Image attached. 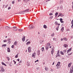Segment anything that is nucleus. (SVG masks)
I'll return each mask as SVG.
<instances>
[{
	"label": "nucleus",
	"mask_w": 73,
	"mask_h": 73,
	"mask_svg": "<svg viewBox=\"0 0 73 73\" xmlns=\"http://www.w3.org/2000/svg\"><path fill=\"white\" fill-rule=\"evenodd\" d=\"M15 3V2L14 1H12V4H13Z\"/></svg>",
	"instance_id": "51"
},
{
	"label": "nucleus",
	"mask_w": 73,
	"mask_h": 73,
	"mask_svg": "<svg viewBox=\"0 0 73 73\" xmlns=\"http://www.w3.org/2000/svg\"><path fill=\"white\" fill-rule=\"evenodd\" d=\"M8 6V5H6L5 7L7 8V7Z\"/></svg>",
	"instance_id": "56"
},
{
	"label": "nucleus",
	"mask_w": 73,
	"mask_h": 73,
	"mask_svg": "<svg viewBox=\"0 0 73 73\" xmlns=\"http://www.w3.org/2000/svg\"><path fill=\"white\" fill-rule=\"evenodd\" d=\"M60 21H62L63 19H62V18H60Z\"/></svg>",
	"instance_id": "47"
},
{
	"label": "nucleus",
	"mask_w": 73,
	"mask_h": 73,
	"mask_svg": "<svg viewBox=\"0 0 73 73\" xmlns=\"http://www.w3.org/2000/svg\"><path fill=\"white\" fill-rule=\"evenodd\" d=\"M11 7H9L8 8V9H11Z\"/></svg>",
	"instance_id": "53"
},
{
	"label": "nucleus",
	"mask_w": 73,
	"mask_h": 73,
	"mask_svg": "<svg viewBox=\"0 0 73 73\" xmlns=\"http://www.w3.org/2000/svg\"><path fill=\"white\" fill-rule=\"evenodd\" d=\"M42 52H44V47H42Z\"/></svg>",
	"instance_id": "27"
},
{
	"label": "nucleus",
	"mask_w": 73,
	"mask_h": 73,
	"mask_svg": "<svg viewBox=\"0 0 73 73\" xmlns=\"http://www.w3.org/2000/svg\"><path fill=\"white\" fill-rule=\"evenodd\" d=\"M63 46L64 47H65V48H67V47H68V44H64Z\"/></svg>",
	"instance_id": "14"
},
{
	"label": "nucleus",
	"mask_w": 73,
	"mask_h": 73,
	"mask_svg": "<svg viewBox=\"0 0 73 73\" xmlns=\"http://www.w3.org/2000/svg\"><path fill=\"white\" fill-rule=\"evenodd\" d=\"M11 48H14V45H13L11 46Z\"/></svg>",
	"instance_id": "48"
},
{
	"label": "nucleus",
	"mask_w": 73,
	"mask_h": 73,
	"mask_svg": "<svg viewBox=\"0 0 73 73\" xmlns=\"http://www.w3.org/2000/svg\"><path fill=\"white\" fill-rule=\"evenodd\" d=\"M29 29H34L35 28V27L32 24L29 26Z\"/></svg>",
	"instance_id": "2"
},
{
	"label": "nucleus",
	"mask_w": 73,
	"mask_h": 73,
	"mask_svg": "<svg viewBox=\"0 0 73 73\" xmlns=\"http://www.w3.org/2000/svg\"><path fill=\"white\" fill-rule=\"evenodd\" d=\"M58 53H59V51H58V53L57 54V55H58V57H60V54H59Z\"/></svg>",
	"instance_id": "25"
},
{
	"label": "nucleus",
	"mask_w": 73,
	"mask_h": 73,
	"mask_svg": "<svg viewBox=\"0 0 73 73\" xmlns=\"http://www.w3.org/2000/svg\"><path fill=\"white\" fill-rule=\"evenodd\" d=\"M64 27H62L61 31H62V32H63V31H64Z\"/></svg>",
	"instance_id": "18"
},
{
	"label": "nucleus",
	"mask_w": 73,
	"mask_h": 73,
	"mask_svg": "<svg viewBox=\"0 0 73 73\" xmlns=\"http://www.w3.org/2000/svg\"><path fill=\"white\" fill-rule=\"evenodd\" d=\"M30 43H31V42L30 41H29L28 42H27L26 43L27 45H29V44H30Z\"/></svg>",
	"instance_id": "16"
},
{
	"label": "nucleus",
	"mask_w": 73,
	"mask_h": 73,
	"mask_svg": "<svg viewBox=\"0 0 73 73\" xmlns=\"http://www.w3.org/2000/svg\"><path fill=\"white\" fill-rule=\"evenodd\" d=\"M0 68H1V69H3V67L2 66H1L0 67Z\"/></svg>",
	"instance_id": "42"
},
{
	"label": "nucleus",
	"mask_w": 73,
	"mask_h": 73,
	"mask_svg": "<svg viewBox=\"0 0 73 73\" xmlns=\"http://www.w3.org/2000/svg\"><path fill=\"white\" fill-rule=\"evenodd\" d=\"M50 19H53V17L52 16H50Z\"/></svg>",
	"instance_id": "43"
},
{
	"label": "nucleus",
	"mask_w": 73,
	"mask_h": 73,
	"mask_svg": "<svg viewBox=\"0 0 73 73\" xmlns=\"http://www.w3.org/2000/svg\"><path fill=\"white\" fill-rule=\"evenodd\" d=\"M63 40H64V41H67V40H68L66 38H64L63 39Z\"/></svg>",
	"instance_id": "20"
},
{
	"label": "nucleus",
	"mask_w": 73,
	"mask_h": 73,
	"mask_svg": "<svg viewBox=\"0 0 73 73\" xmlns=\"http://www.w3.org/2000/svg\"><path fill=\"white\" fill-rule=\"evenodd\" d=\"M48 69V68L46 67L45 68V70H46V71H47V69Z\"/></svg>",
	"instance_id": "33"
},
{
	"label": "nucleus",
	"mask_w": 73,
	"mask_h": 73,
	"mask_svg": "<svg viewBox=\"0 0 73 73\" xmlns=\"http://www.w3.org/2000/svg\"><path fill=\"white\" fill-rule=\"evenodd\" d=\"M29 10V9H27L26 10H25V12L26 11H28Z\"/></svg>",
	"instance_id": "40"
},
{
	"label": "nucleus",
	"mask_w": 73,
	"mask_h": 73,
	"mask_svg": "<svg viewBox=\"0 0 73 73\" xmlns=\"http://www.w3.org/2000/svg\"><path fill=\"white\" fill-rule=\"evenodd\" d=\"M15 58H17L18 57V55H16L15 57Z\"/></svg>",
	"instance_id": "44"
},
{
	"label": "nucleus",
	"mask_w": 73,
	"mask_h": 73,
	"mask_svg": "<svg viewBox=\"0 0 73 73\" xmlns=\"http://www.w3.org/2000/svg\"><path fill=\"white\" fill-rule=\"evenodd\" d=\"M58 57V55H57L56 56V57Z\"/></svg>",
	"instance_id": "63"
},
{
	"label": "nucleus",
	"mask_w": 73,
	"mask_h": 73,
	"mask_svg": "<svg viewBox=\"0 0 73 73\" xmlns=\"http://www.w3.org/2000/svg\"><path fill=\"white\" fill-rule=\"evenodd\" d=\"M49 15L50 16H51V15H53V13H50L49 14Z\"/></svg>",
	"instance_id": "49"
},
{
	"label": "nucleus",
	"mask_w": 73,
	"mask_h": 73,
	"mask_svg": "<svg viewBox=\"0 0 73 73\" xmlns=\"http://www.w3.org/2000/svg\"><path fill=\"white\" fill-rule=\"evenodd\" d=\"M6 58H7V60L8 61H9V60H10V59H9V57H8V56H7Z\"/></svg>",
	"instance_id": "19"
},
{
	"label": "nucleus",
	"mask_w": 73,
	"mask_h": 73,
	"mask_svg": "<svg viewBox=\"0 0 73 73\" xmlns=\"http://www.w3.org/2000/svg\"><path fill=\"white\" fill-rule=\"evenodd\" d=\"M23 1H24V3H25V0H23Z\"/></svg>",
	"instance_id": "61"
},
{
	"label": "nucleus",
	"mask_w": 73,
	"mask_h": 73,
	"mask_svg": "<svg viewBox=\"0 0 73 73\" xmlns=\"http://www.w3.org/2000/svg\"><path fill=\"white\" fill-rule=\"evenodd\" d=\"M28 50L29 52H31V47H29L28 48Z\"/></svg>",
	"instance_id": "7"
},
{
	"label": "nucleus",
	"mask_w": 73,
	"mask_h": 73,
	"mask_svg": "<svg viewBox=\"0 0 73 73\" xmlns=\"http://www.w3.org/2000/svg\"><path fill=\"white\" fill-rule=\"evenodd\" d=\"M70 70H73V66L71 67Z\"/></svg>",
	"instance_id": "34"
},
{
	"label": "nucleus",
	"mask_w": 73,
	"mask_h": 73,
	"mask_svg": "<svg viewBox=\"0 0 73 73\" xmlns=\"http://www.w3.org/2000/svg\"><path fill=\"white\" fill-rule=\"evenodd\" d=\"M60 62H58V63H57V64H58V65L59 66H60Z\"/></svg>",
	"instance_id": "37"
},
{
	"label": "nucleus",
	"mask_w": 73,
	"mask_h": 73,
	"mask_svg": "<svg viewBox=\"0 0 73 73\" xmlns=\"http://www.w3.org/2000/svg\"><path fill=\"white\" fill-rule=\"evenodd\" d=\"M73 70H70V73H73Z\"/></svg>",
	"instance_id": "31"
},
{
	"label": "nucleus",
	"mask_w": 73,
	"mask_h": 73,
	"mask_svg": "<svg viewBox=\"0 0 73 73\" xmlns=\"http://www.w3.org/2000/svg\"><path fill=\"white\" fill-rule=\"evenodd\" d=\"M2 21V19H0V21Z\"/></svg>",
	"instance_id": "64"
},
{
	"label": "nucleus",
	"mask_w": 73,
	"mask_h": 73,
	"mask_svg": "<svg viewBox=\"0 0 73 73\" xmlns=\"http://www.w3.org/2000/svg\"><path fill=\"white\" fill-rule=\"evenodd\" d=\"M25 36H23V38L22 39V41H23V42H24V41H25Z\"/></svg>",
	"instance_id": "5"
},
{
	"label": "nucleus",
	"mask_w": 73,
	"mask_h": 73,
	"mask_svg": "<svg viewBox=\"0 0 73 73\" xmlns=\"http://www.w3.org/2000/svg\"><path fill=\"white\" fill-rule=\"evenodd\" d=\"M13 30L14 31H17L18 30V29L17 28V27H13Z\"/></svg>",
	"instance_id": "3"
},
{
	"label": "nucleus",
	"mask_w": 73,
	"mask_h": 73,
	"mask_svg": "<svg viewBox=\"0 0 73 73\" xmlns=\"http://www.w3.org/2000/svg\"><path fill=\"white\" fill-rule=\"evenodd\" d=\"M60 53L61 54H62V55H64V52H63L61 51Z\"/></svg>",
	"instance_id": "35"
},
{
	"label": "nucleus",
	"mask_w": 73,
	"mask_h": 73,
	"mask_svg": "<svg viewBox=\"0 0 73 73\" xmlns=\"http://www.w3.org/2000/svg\"><path fill=\"white\" fill-rule=\"evenodd\" d=\"M61 13H60L59 14V15L58 17H59V16H61Z\"/></svg>",
	"instance_id": "32"
},
{
	"label": "nucleus",
	"mask_w": 73,
	"mask_h": 73,
	"mask_svg": "<svg viewBox=\"0 0 73 73\" xmlns=\"http://www.w3.org/2000/svg\"><path fill=\"white\" fill-rule=\"evenodd\" d=\"M40 44H43V42H44V40H41L40 41Z\"/></svg>",
	"instance_id": "13"
},
{
	"label": "nucleus",
	"mask_w": 73,
	"mask_h": 73,
	"mask_svg": "<svg viewBox=\"0 0 73 73\" xmlns=\"http://www.w3.org/2000/svg\"><path fill=\"white\" fill-rule=\"evenodd\" d=\"M66 31H69L70 30H69V29H67L66 30Z\"/></svg>",
	"instance_id": "58"
},
{
	"label": "nucleus",
	"mask_w": 73,
	"mask_h": 73,
	"mask_svg": "<svg viewBox=\"0 0 73 73\" xmlns=\"http://www.w3.org/2000/svg\"><path fill=\"white\" fill-rule=\"evenodd\" d=\"M58 28H59V26L57 27L56 28V29L57 31L58 30Z\"/></svg>",
	"instance_id": "30"
},
{
	"label": "nucleus",
	"mask_w": 73,
	"mask_h": 73,
	"mask_svg": "<svg viewBox=\"0 0 73 73\" xmlns=\"http://www.w3.org/2000/svg\"><path fill=\"white\" fill-rule=\"evenodd\" d=\"M21 62H22V61L21 60L19 62V63H21Z\"/></svg>",
	"instance_id": "55"
},
{
	"label": "nucleus",
	"mask_w": 73,
	"mask_h": 73,
	"mask_svg": "<svg viewBox=\"0 0 73 73\" xmlns=\"http://www.w3.org/2000/svg\"><path fill=\"white\" fill-rule=\"evenodd\" d=\"M2 65H5V66H7V65H6L5 64V63H4L3 62H2Z\"/></svg>",
	"instance_id": "21"
},
{
	"label": "nucleus",
	"mask_w": 73,
	"mask_h": 73,
	"mask_svg": "<svg viewBox=\"0 0 73 73\" xmlns=\"http://www.w3.org/2000/svg\"><path fill=\"white\" fill-rule=\"evenodd\" d=\"M71 24H72V25L71 27L72 28H73V19L71 21Z\"/></svg>",
	"instance_id": "10"
},
{
	"label": "nucleus",
	"mask_w": 73,
	"mask_h": 73,
	"mask_svg": "<svg viewBox=\"0 0 73 73\" xmlns=\"http://www.w3.org/2000/svg\"><path fill=\"white\" fill-rule=\"evenodd\" d=\"M18 2H19V1H21V0H18Z\"/></svg>",
	"instance_id": "62"
},
{
	"label": "nucleus",
	"mask_w": 73,
	"mask_h": 73,
	"mask_svg": "<svg viewBox=\"0 0 73 73\" xmlns=\"http://www.w3.org/2000/svg\"><path fill=\"white\" fill-rule=\"evenodd\" d=\"M43 27L44 28L46 29V26L45 25H44L43 26Z\"/></svg>",
	"instance_id": "24"
},
{
	"label": "nucleus",
	"mask_w": 73,
	"mask_h": 73,
	"mask_svg": "<svg viewBox=\"0 0 73 73\" xmlns=\"http://www.w3.org/2000/svg\"><path fill=\"white\" fill-rule=\"evenodd\" d=\"M53 40H54V41H56V38H54L53 39Z\"/></svg>",
	"instance_id": "54"
},
{
	"label": "nucleus",
	"mask_w": 73,
	"mask_h": 73,
	"mask_svg": "<svg viewBox=\"0 0 73 73\" xmlns=\"http://www.w3.org/2000/svg\"><path fill=\"white\" fill-rule=\"evenodd\" d=\"M36 56V53L34 52V53L32 54V57H34L35 58V56Z\"/></svg>",
	"instance_id": "6"
},
{
	"label": "nucleus",
	"mask_w": 73,
	"mask_h": 73,
	"mask_svg": "<svg viewBox=\"0 0 73 73\" xmlns=\"http://www.w3.org/2000/svg\"><path fill=\"white\" fill-rule=\"evenodd\" d=\"M5 70L4 69H1V70H0V72L1 73H3V72H4Z\"/></svg>",
	"instance_id": "9"
},
{
	"label": "nucleus",
	"mask_w": 73,
	"mask_h": 73,
	"mask_svg": "<svg viewBox=\"0 0 73 73\" xmlns=\"http://www.w3.org/2000/svg\"><path fill=\"white\" fill-rule=\"evenodd\" d=\"M51 36H54V33H52V34H51Z\"/></svg>",
	"instance_id": "29"
},
{
	"label": "nucleus",
	"mask_w": 73,
	"mask_h": 73,
	"mask_svg": "<svg viewBox=\"0 0 73 73\" xmlns=\"http://www.w3.org/2000/svg\"><path fill=\"white\" fill-rule=\"evenodd\" d=\"M63 52H64V53H65V54H67V53H66V52H67L66 49L64 50H63Z\"/></svg>",
	"instance_id": "12"
},
{
	"label": "nucleus",
	"mask_w": 73,
	"mask_h": 73,
	"mask_svg": "<svg viewBox=\"0 0 73 73\" xmlns=\"http://www.w3.org/2000/svg\"><path fill=\"white\" fill-rule=\"evenodd\" d=\"M50 43H48L47 44V46L46 47V49L47 50H48V49L50 47Z\"/></svg>",
	"instance_id": "1"
},
{
	"label": "nucleus",
	"mask_w": 73,
	"mask_h": 73,
	"mask_svg": "<svg viewBox=\"0 0 73 73\" xmlns=\"http://www.w3.org/2000/svg\"><path fill=\"white\" fill-rule=\"evenodd\" d=\"M69 52V50H68L67 51L66 53H68V52Z\"/></svg>",
	"instance_id": "45"
},
{
	"label": "nucleus",
	"mask_w": 73,
	"mask_h": 73,
	"mask_svg": "<svg viewBox=\"0 0 73 73\" xmlns=\"http://www.w3.org/2000/svg\"><path fill=\"white\" fill-rule=\"evenodd\" d=\"M16 43H17V42L16 41H15L14 43V45H16Z\"/></svg>",
	"instance_id": "38"
},
{
	"label": "nucleus",
	"mask_w": 73,
	"mask_h": 73,
	"mask_svg": "<svg viewBox=\"0 0 73 73\" xmlns=\"http://www.w3.org/2000/svg\"><path fill=\"white\" fill-rule=\"evenodd\" d=\"M72 64L71 63H69L68 65V67H70V66H71Z\"/></svg>",
	"instance_id": "17"
},
{
	"label": "nucleus",
	"mask_w": 73,
	"mask_h": 73,
	"mask_svg": "<svg viewBox=\"0 0 73 73\" xmlns=\"http://www.w3.org/2000/svg\"><path fill=\"white\" fill-rule=\"evenodd\" d=\"M7 46V44H3L2 46Z\"/></svg>",
	"instance_id": "39"
},
{
	"label": "nucleus",
	"mask_w": 73,
	"mask_h": 73,
	"mask_svg": "<svg viewBox=\"0 0 73 73\" xmlns=\"http://www.w3.org/2000/svg\"><path fill=\"white\" fill-rule=\"evenodd\" d=\"M25 12V11H21L19 12V13H21V14H24Z\"/></svg>",
	"instance_id": "11"
},
{
	"label": "nucleus",
	"mask_w": 73,
	"mask_h": 73,
	"mask_svg": "<svg viewBox=\"0 0 73 73\" xmlns=\"http://www.w3.org/2000/svg\"><path fill=\"white\" fill-rule=\"evenodd\" d=\"M19 32H22V31H23V30H22V29H19Z\"/></svg>",
	"instance_id": "28"
},
{
	"label": "nucleus",
	"mask_w": 73,
	"mask_h": 73,
	"mask_svg": "<svg viewBox=\"0 0 73 73\" xmlns=\"http://www.w3.org/2000/svg\"><path fill=\"white\" fill-rule=\"evenodd\" d=\"M55 24H58L57 22H56Z\"/></svg>",
	"instance_id": "59"
},
{
	"label": "nucleus",
	"mask_w": 73,
	"mask_h": 73,
	"mask_svg": "<svg viewBox=\"0 0 73 73\" xmlns=\"http://www.w3.org/2000/svg\"><path fill=\"white\" fill-rule=\"evenodd\" d=\"M8 52H11V50H10V48H7Z\"/></svg>",
	"instance_id": "15"
},
{
	"label": "nucleus",
	"mask_w": 73,
	"mask_h": 73,
	"mask_svg": "<svg viewBox=\"0 0 73 73\" xmlns=\"http://www.w3.org/2000/svg\"><path fill=\"white\" fill-rule=\"evenodd\" d=\"M58 15V13H55V14L56 17H57V15Z\"/></svg>",
	"instance_id": "22"
},
{
	"label": "nucleus",
	"mask_w": 73,
	"mask_h": 73,
	"mask_svg": "<svg viewBox=\"0 0 73 73\" xmlns=\"http://www.w3.org/2000/svg\"><path fill=\"white\" fill-rule=\"evenodd\" d=\"M68 50H69V51L72 50V48H70Z\"/></svg>",
	"instance_id": "50"
},
{
	"label": "nucleus",
	"mask_w": 73,
	"mask_h": 73,
	"mask_svg": "<svg viewBox=\"0 0 73 73\" xmlns=\"http://www.w3.org/2000/svg\"><path fill=\"white\" fill-rule=\"evenodd\" d=\"M60 22L61 23H64V21H60Z\"/></svg>",
	"instance_id": "52"
},
{
	"label": "nucleus",
	"mask_w": 73,
	"mask_h": 73,
	"mask_svg": "<svg viewBox=\"0 0 73 73\" xmlns=\"http://www.w3.org/2000/svg\"><path fill=\"white\" fill-rule=\"evenodd\" d=\"M3 42H7V40H4L3 41Z\"/></svg>",
	"instance_id": "46"
},
{
	"label": "nucleus",
	"mask_w": 73,
	"mask_h": 73,
	"mask_svg": "<svg viewBox=\"0 0 73 73\" xmlns=\"http://www.w3.org/2000/svg\"><path fill=\"white\" fill-rule=\"evenodd\" d=\"M63 16H64V15L62 14V13H61V17H63Z\"/></svg>",
	"instance_id": "36"
},
{
	"label": "nucleus",
	"mask_w": 73,
	"mask_h": 73,
	"mask_svg": "<svg viewBox=\"0 0 73 73\" xmlns=\"http://www.w3.org/2000/svg\"><path fill=\"white\" fill-rule=\"evenodd\" d=\"M51 53L52 56H53V53H54V51H53V50L51 51Z\"/></svg>",
	"instance_id": "26"
},
{
	"label": "nucleus",
	"mask_w": 73,
	"mask_h": 73,
	"mask_svg": "<svg viewBox=\"0 0 73 73\" xmlns=\"http://www.w3.org/2000/svg\"><path fill=\"white\" fill-rule=\"evenodd\" d=\"M40 51L39 50H38L37 52V54L38 55H40Z\"/></svg>",
	"instance_id": "23"
},
{
	"label": "nucleus",
	"mask_w": 73,
	"mask_h": 73,
	"mask_svg": "<svg viewBox=\"0 0 73 73\" xmlns=\"http://www.w3.org/2000/svg\"><path fill=\"white\" fill-rule=\"evenodd\" d=\"M59 66H60L58 65V64H57L56 65V66H57V67Z\"/></svg>",
	"instance_id": "57"
},
{
	"label": "nucleus",
	"mask_w": 73,
	"mask_h": 73,
	"mask_svg": "<svg viewBox=\"0 0 73 73\" xmlns=\"http://www.w3.org/2000/svg\"><path fill=\"white\" fill-rule=\"evenodd\" d=\"M5 29H6L7 30H9V29H10V28H9V27L7 26H6V27H5Z\"/></svg>",
	"instance_id": "8"
},
{
	"label": "nucleus",
	"mask_w": 73,
	"mask_h": 73,
	"mask_svg": "<svg viewBox=\"0 0 73 73\" xmlns=\"http://www.w3.org/2000/svg\"><path fill=\"white\" fill-rule=\"evenodd\" d=\"M72 54V53H71L70 54H68V56H70V55H71V54Z\"/></svg>",
	"instance_id": "41"
},
{
	"label": "nucleus",
	"mask_w": 73,
	"mask_h": 73,
	"mask_svg": "<svg viewBox=\"0 0 73 73\" xmlns=\"http://www.w3.org/2000/svg\"><path fill=\"white\" fill-rule=\"evenodd\" d=\"M60 9H62V7H60Z\"/></svg>",
	"instance_id": "60"
},
{
	"label": "nucleus",
	"mask_w": 73,
	"mask_h": 73,
	"mask_svg": "<svg viewBox=\"0 0 73 73\" xmlns=\"http://www.w3.org/2000/svg\"><path fill=\"white\" fill-rule=\"evenodd\" d=\"M7 41L9 44H11V39L9 38L7 39Z\"/></svg>",
	"instance_id": "4"
}]
</instances>
